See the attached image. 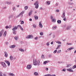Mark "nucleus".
I'll use <instances>...</instances> for the list:
<instances>
[{"label":"nucleus","instance_id":"nucleus-10","mask_svg":"<svg viewBox=\"0 0 76 76\" xmlns=\"http://www.w3.org/2000/svg\"><path fill=\"white\" fill-rule=\"evenodd\" d=\"M39 26L40 28H42V25L41 22H39Z\"/></svg>","mask_w":76,"mask_h":76},{"label":"nucleus","instance_id":"nucleus-22","mask_svg":"<svg viewBox=\"0 0 76 76\" xmlns=\"http://www.w3.org/2000/svg\"><path fill=\"white\" fill-rule=\"evenodd\" d=\"M19 50H20V51H22V52H24V51H25V50L22 49H19Z\"/></svg>","mask_w":76,"mask_h":76},{"label":"nucleus","instance_id":"nucleus-14","mask_svg":"<svg viewBox=\"0 0 76 76\" xmlns=\"http://www.w3.org/2000/svg\"><path fill=\"white\" fill-rule=\"evenodd\" d=\"M66 70H68V71H69V72H74V71L72 69H67Z\"/></svg>","mask_w":76,"mask_h":76},{"label":"nucleus","instance_id":"nucleus-11","mask_svg":"<svg viewBox=\"0 0 76 76\" xmlns=\"http://www.w3.org/2000/svg\"><path fill=\"white\" fill-rule=\"evenodd\" d=\"M4 53L5 54V56L6 57H7V52L4 51Z\"/></svg>","mask_w":76,"mask_h":76},{"label":"nucleus","instance_id":"nucleus-62","mask_svg":"<svg viewBox=\"0 0 76 76\" xmlns=\"http://www.w3.org/2000/svg\"><path fill=\"white\" fill-rule=\"evenodd\" d=\"M50 18L51 19H53V16H50Z\"/></svg>","mask_w":76,"mask_h":76},{"label":"nucleus","instance_id":"nucleus-8","mask_svg":"<svg viewBox=\"0 0 76 76\" xmlns=\"http://www.w3.org/2000/svg\"><path fill=\"white\" fill-rule=\"evenodd\" d=\"M62 18H66V16H65V12H63V14L62 16Z\"/></svg>","mask_w":76,"mask_h":76},{"label":"nucleus","instance_id":"nucleus-44","mask_svg":"<svg viewBox=\"0 0 76 76\" xmlns=\"http://www.w3.org/2000/svg\"><path fill=\"white\" fill-rule=\"evenodd\" d=\"M69 5H72V4H73V3H69Z\"/></svg>","mask_w":76,"mask_h":76},{"label":"nucleus","instance_id":"nucleus-20","mask_svg":"<svg viewBox=\"0 0 76 76\" xmlns=\"http://www.w3.org/2000/svg\"><path fill=\"white\" fill-rule=\"evenodd\" d=\"M6 3H7V4H9V5L11 4H12V2H6Z\"/></svg>","mask_w":76,"mask_h":76},{"label":"nucleus","instance_id":"nucleus-30","mask_svg":"<svg viewBox=\"0 0 76 76\" xmlns=\"http://www.w3.org/2000/svg\"><path fill=\"white\" fill-rule=\"evenodd\" d=\"M13 34H14L15 35H16V30H13Z\"/></svg>","mask_w":76,"mask_h":76},{"label":"nucleus","instance_id":"nucleus-51","mask_svg":"<svg viewBox=\"0 0 76 76\" xmlns=\"http://www.w3.org/2000/svg\"><path fill=\"white\" fill-rule=\"evenodd\" d=\"M66 27V25H65L63 27V28H65Z\"/></svg>","mask_w":76,"mask_h":76},{"label":"nucleus","instance_id":"nucleus-32","mask_svg":"<svg viewBox=\"0 0 76 76\" xmlns=\"http://www.w3.org/2000/svg\"><path fill=\"white\" fill-rule=\"evenodd\" d=\"M47 4H48V5H50V2L49 1H47Z\"/></svg>","mask_w":76,"mask_h":76},{"label":"nucleus","instance_id":"nucleus-46","mask_svg":"<svg viewBox=\"0 0 76 76\" xmlns=\"http://www.w3.org/2000/svg\"><path fill=\"white\" fill-rule=\"evenodd\" d=\"M33 27L34 28H35L37 27V26H36V25H35V24H34L33 25Z\"/></svg>","mask_w":76,"mask_h":76},{"label":"nucleus","instance_id":"nucleus-35","mask_svg":"<svg viewBox=\"0 0 76 76\" xmlns=\"http://www.w3.org/2000/svg\"><path fill=\"white\" fill-rule=\"evenodd\" d=\"M14 38L15 39V40H18V37H15Z\"/></svg>","mask_w":76,"mask_h":76},{"label":"nucleus","instance_id":"nucleus-58","mask_svg":"<svg viewBox=\"0 0 76 76\" xmlns=\"http://www.w3.org/2000/svg\"><path fill=\"white\" fill-rule=\"evenodd\" d=\"M45 70L46 71H47L48 70V68H46L45 69Z\"/></svg>","mask_w":76,"mask_h":76},{"label":"nucleus","instance_id":"nucleus-24","mask_svg":"<svg viewBox=\"0 0 76 76\" xmlns=\"http://www.w3.org/2000/svg\"><path fill=\"white\" fill-rule=\"evenodd\" d=\"M23 13H24V11H23V12H21L19 15H20H20H22V16H23Z\"/></svg>","mask_w":76,"mask_h":76},{"label":"nucleus","instance_id":"nucleus-21","mask_svg":"<svg viewBox=\"0 0 76 76\" xmlns=\"http://www.w3.org/2000/svg\"><path fill=\"white\" fill-rule=\"evenodd\" d=\"M61 22V21L60 20H58L57 21V23H58V24H60Z\"/></svg>","mask_w":76,"mask_h":76},{"label":"nucleus","instance_id":"nucleus-50","mask_svg":"<svg viewBox=\"0 0 76 76\" xmlns=\"http://www.w3.org/2000/svg\"><path fill=\"white\" fill-rule=\"evenodd\" d=\"M46 62H46V61H44V62H43V64H47Z\"/></svg>","mask_w":76,"mask_h":76},{"label":"nucleus","instance_id":"nucleus-59","mask_svg":"<svg viewBox=\"0 0 76 76\" xmlns=\"http://www.w3.org/2000/svg\"><path fill=\"white\" fill-rule=\"evenodd\" d=\"M56 12H59V10H56Z\"/></svg>","mask_w":76,"mask_h":76},{"label":"nucleus","instance_id":"nucleus-6","mask_svg":"<svg viewBox=\"0 0 76 76\" xmlns=\"http://www.w3.org/2000/svg\"><path fill=\"white\" fill-rule=\"evenodd\" d=\"M5 63H6L7 64L8 66H10V62L7 60H5Z\"/></svg>","mask_w":76,"mask_h":76},{"label":"nucleus","instance_id":"nucleus-56","mask_svg":"<svg viewBox=\"0 0 76 76\" xmlns=\"http://www.w3.org/2000/svg\"><path fill=\"white\" fill-rule=\"evenodd\" d=\"M38 37H35L34 38L35 39H38Z\"/></svg>","mask_w":76,"mask_h":76},{"label":"nucleus","instance_id":"nucleus-40","mask_svg":"<svg viewBox=\"0 0 76 76\" xmlns=\"http://www.w3.org/2000/svg\"><path fill=\"white\" fill-rule=\"evenodd\" d=\"M42 58L43 59L44 58V55H42Z\"/></svg>","mask_w":76,"mask_h":76},{"label":"nucleus","instance_id":"nucleus-61","mask_svg":"<svg viewBox=\"0 0 76 76\" xmlns=\"http://www.w3.org/2000/svg\"><path fill=\"white\" fill-rule=\"evenodd\" d=\"M20 42L21 44H23V42L21 41Z\"/></svg>","mask_w":76,"mask_h":76},{"label":"nucleus","instance_id":"nucleus-52","mask_svg":"<svg viewBox=\"0 0 76 76\" xmlns=\"http://www.w3.org/2000/svg\"><path fill=\"white\" fill-rule=\"evenodd\" d=\"M0 76H3V75H2V73L0 72Z\"/></svg>","mask_w":76,"mask_h":76},{"label":"nucleus","instance_id":"nucleus-1","mask_svg":"<svg viewBox=\"0 0 76 76\" xmlns=\"http://www.w3.org/2000/svg\"><path fill=\"white\" fill-rule=\"evenodd\" d=\"M34 64V66H36V65H38V66H39L40 65V61L39 60L38 61H37L36 59H34L33 60Z\"/></svg>","mask_w":76,"mask_h":76},{"label":"nucleus","instance_id":"nucleus-26","mask_svg":"<svg viewBox=\"0 0 76 76\" xmlns=\"http://www.w3.org/2000/svg\"><path fill=\"white\" fill-rule=\"evenodd\" d=\"M56 43H58V44H61V42L60 41H56Z\"/></svg>","mask_w":76,"mask_h":76},{"label":"nucleus","instance_id":"nucleus-13","mask_svg":"<svg viewBox=\"0 0 76 76\" xmlns=\"http://www.w3.org/2000/svg\"><path fill=\"white\" fill-rule=\"evenodd\" d=\"M18 26H19V28H20V29H21V30L22 31H23V28H22V27L21 26L18 25Z\"/></svg>","mask_w":76,"mask_h":76},{"label":"nucleus","instance_id":"nucleus-16","mask_svg":"<svg viewBox=\"0 0 76 76\" xmlns=\"http://www.w3.org/2000/svg\"><path fill=\"white\" fill-rule=\"evenodd\" d=\"M34 18L35 20H38V17L37 15H35Z\"/></svg>","mask_w":76,"mask_h":76},{"label":"nucleus","instance_id":"nucleus-9","mask_svg":"<svg viewBox=\"0 0 76 76\" xmlns=\"http://www.w3.org/2000/svg\"><path fill=\"white\" fill-rule=\"evenodd\" d=\"M10 60H11V61H13V57L12 56H11L10 57Z\"/></svg>","mask_w":76,"mask_h":76},{"label":"nucleus","instance_id":"nucleus-42","mask_svg":"<svg viewBox=\"0 0 76 76\" xmlns=\"http://www.w3.org/2000/svg\"><path fill=\"white\" fill-rule=\"evenodd\" d=\"M48 56L50 58H51V57H52V55H51V54H50V55H48Z\"/></svg>","mask_w":76,"mask_h":76},{"label":"nucleus","instance_id":"nucleus-5","mask_svg":"<svg viewBox=\"0 0 76 76\" xmlns=\"http://www.w3.org/2000/svg\"><path fill=\"white\" fill-rule=\"evenodd\" d=\"M18 26H13V28H12V31H15L16 29H18Z\"/></svg>","mask_w":76,"mask_h":76},{"label":"nucleus","instance_id":"nucleus-37","mask_svg":"<svg viewBox=\"0 0 76 76\" xmlns=\"http://www.w3.org/2000/svg\"><path fill=\"white\" fill-rule=\"evenodd\" d=\"M13 11H15L16 10V8L15 7H14L13 8Z\"/></svg>","mask_w":76,"mask_h":76},{"label":"nucleus","instance_id":"nucleus-19","mask_svg":"<svg viewBox=\"0 0 76 76\" xmlns=\"http://www.w3.org/2000/svg\"><path fill=\"white\" fill-rule=\"evenodd\" d=\"M70 28H71V26H69L67 27L66 28L67 30H68V29H70Z\"/></svg>","mask_w":76,"mask_h":76},{"label":"nucleus","instance_id":"nucleus-34","mask_svg":"<svg viewBox=\"0 0 76 76\" xmlns=\"http://www.w3.org/2000/svg\"><path fill=\"white\" fill-rule=\"evenodd\" d=\"M76 68V65H75L73 66L72 67L73 69H75Z\"/></svg>","mask_w":76,"mask_h":76},{"label":"nucleus","instance_id":"nucleus-12","mask_svg":"<svg viewBox=\"0 0 76 76\" xmlns=\"http://www.w3.org/2000/svg\"><path fill=\"white\" fill-rule=\"evenodd\" d=\"M10 47L11 48H14L16 47V46H15V45H12V46H10Z\"/></svg>","mask_w":76,"mask_h":76},{"label":"nucleus","instance_id":"nucleus-48","mask_svg":"<svg viewBox=\"0 0 76 76\" xmlns=\"http://www.w3.org/2000/svg\"><path fill=\"white\" fill-rule=\"evenodd\" d=\"M40 35H43V33L42 32H40Z\"/></svg>","mask_w":76,"mask_h":76},{"label":"nucleus","instance_id":"nucleus-57","mask_svg":"<svg viewBox=\"0 0 76 76\" xmlns=\"http://www.w3.org/2000/svg\"><path fill=\"white\" fill-rule=\"evenodd\" d=\"M2 35V34H1V33H0V37H1Z\"/></svg>","mask_w":76,"mask_h":76},{"label":"nucleus","instance_id":"nucleus-33","mask_svg":"<svg viewBox=\"0 0 76 76\" xmlns=\"http://www.w3.org/2000/svg\"><path fill=\"white\" fill-rule=\"evenodd\" d=\"M46 44L48 46H49V45H50V42H48L46 43Z\"/></svg>","mask_w":76,"mask_h":76},{"label":"nucleus","instance_id":"nucleus-7","mask_svg":"<svg viewBox=\"0 0 76 76\" xmlns=\"http://www.w3.org/2000/svg\"><path fill=\"white\" fill-rule=\"evenodd\" d=\"M32 66H31V65H27V69H30L31 67Z\"/></svg>","mask_w":76,"mask_h":76},{"label":"nucleus","instance_id":"nucleus-45","mask_svg":"<svg viewBox=\"0 0 76 76\" xmlns=\"http://www.w3.org/2000/svg\"><path fill=\"white\" fill-rule=\"evenodd\" d=\"M61 50H59L57 52V53H61Z\"/></svg>","mask_w":76,"mask_h":76},{"label":"nucleus","instance_id":"nucleus-36","mask_svg":"<svg viewBox=\"0 0 76 76\" xmlns=\"http://www.w3.org/2000/svg\"><path fill=\"white\" fill-rule=\"evenodd\" d=\"M57 50H54L53 52V53L54 54H56L57 53Z\"/></svg>","mask_w":76,"mask_h":76},{"label":"nucleus","instance_id":"nucleus-54","mask_svg":"<svg viewBox=\"0 0 76 76\" xmlns=\"http://www.w3.org/2000/svg\"><path fill=\"white\" fill-rule=\"evenodd\" d=\"M64 18L63 20H64L65 21V20H66V17Z\"/></svg>","mask_w":76,"mask_h":76},{"label":"nucleus","instance_id":"nucleus-3","mask_svg":"<svg viewBox=\"0 0 76 76\" xmlns=\"http://www.w3.org/2000/svg\"><path fill=\"white\" fill-rule=\"evenodd\" d=\"M33 36L32 35H28L26 37V38H32Z\"/></svg>","mask_w":76,"mask_h":76},{"label":"nucleus","instance_id":"nucleus-60","mask_svg":"<svg viewBox=\"0 0 76 76\" xmlns=\"http://www.w3.org/2000/svg\"><path fill=\"white\" fill-rule=\"evenodd\" d=\"M46 63H48V62H50V61H46Z\"/></svg>","mask_w":76,"mask_h":76},{"label":"nucleus","instance_id":"nucleus-53","mask_svg":"<svg viewBox=\"0 0 76 76\" xmlns=\"http://www.w3.org/2000/svg\"><path fill=\"white\" fill-rule=\"evenodd\" d=\"M62 71L64 72H66V69H64L62 70Z\"/></svg>","mask_w":76,"mask_h":76},{"label":"nucleus","instance_id":"nucleus-29","mask_svg":"<svg viewBox=\"0 0 76 76\" xmlns=\"http://www.w3.org/2000/svg\"><path fill=\"white\" fill-rule=\"evenodd\" d=\"M28 8V6H26L24 7V9H25V10H27Z\"/></svg>","mask_w":76,"mask_h":76},{"label":"nucleus","instance_id":"nucleus-49","mask_svg":"<svg viewBox=\"0 0 76 76\" xmlns=\"http://www.w3.org/2000/svg\"><path fill=\"white\" fill-rule=\"evenodd\" d=\"M23 23H24V21H22L21 24H23Z\"/></svg>","mask_w":76,"mask_h":76},{"label":"nucleus","instance_id":"nucleus-31","mask_svg":"<svg viewBox=\"0 0 76 76\" xmlns=\"http://www.w3.org/2000/svg\"><path fill=\"white\" fill-rule=\"evenodd\" d=\"M57 28V26H55L52 28L53 29H56Z\"/></svg>","mask_w":76,"mask_h":76},{"label":"nucleus","instance_id":"nucleus-2","mask_svg":"<svg viewBox=\"0 0 76 76\" xmlns=\"http://www.w3.org/2000/svg\"><path fill=\"white\" fill-rule=\"evenodd\" d=\"M38 3V1H36L35 3L34 4V5L35 6L36 9H38V7H39Z\"/></svg>","mask_w":76,"mask_h":76},{"label":"nucleus","instance_id":"nucleus-47","mask_svg":"<svg viewBox=\"0 0 76 76\" xmlns=\"http://www.w3.org/2000/svg\"><path fill=\"white\" fill-rule=\"evenodd\" d=\"M20 16V15L19 14L17 16L16 18H19V16Z\"/></svg>","mask_w":76,"mask_h":76},{"label":"nucleus","instance_id":"nucleus-4","mask_svg":"<svg viewBox=\"0 0 76 76\" xmlns=\"http://www.w3.org/2000/svg\"><path fill=\"white\" fill-rule=\"evenodd\" d=\"M1 64H2V66H3V67H4L6 68L7 67L6 65L5 64V63H4V62H2L1 63Z\"/></svg>","mask_w":76,"mask_h":76},{"label":"nucleus","instance_id":"nucleus-27","mask_svg":"<svg viewBox=\"0 0 76 76\" xmlns=\"http://www.w3.org/2000/svg\"><path fill=\"white\" fill-rule=\"evenodd\" d=\"M10 76H15V75L12 73H10Z\"/></svg>","mask_w":76,"mask_h":76},{"label":"nucleus","instance_id":"nucleus-28","mask_svg":"<svg viewBox=\"0 0 76 76\" xmlns=\"http://www.w3.org/2000/svg\"><path fill=\"white\" fill-rule=\"evenodd\" d=\"M12 18V15H10L8 17V19H10V18Z\"/></svg>","mask_w":76,"mask_h":76},{"label":"nucleus","instance_id":"nucleus-41","mask_svg":"<svg viewBox=\"0 0 76 76\" xmlns=\"http://www.w3.org/2000/svg\"><path fill=\"white\" fill-rule=\"evenodd\" d=\"M52 20L54 22H56V19H52Z\"/></svg>","mask_w":76,"mask_h":76},{"label":"nucleus","instance_id":"nucleus-15","mask_svg":"<svg viewBox=\"0 0 76 76\" xmlns=\"http://www.w3.org/2000/svg\"><path fill=\"white\" fill-rule=\"evenodd\" d=\"M32 10H31L28 13V15L29 16H31V15L32 14Z\"/></svg>","mask_w":76,"mask_h":76},{"label":"nucleus","instance_id":"nucleus-63","mask_svg":"<svg viewBox=\"0 0 76 76\" xmlns=\"http://www.w3.org/2000/svg\"><path fill=\"white\" fill-rule=\"evenodd\" d=\"M3 76H7L6 75V74H3Z\"/></svg>","mask_w":76,"mask_h":76},{"label":"nucleus","instance_id":"nucleus-23","mask_svg":"<svg viewBox=\"0 0 76 76\" xmlns=\"http://www.w3.org/2000/svg\"><path fill=\"white\" fill-rule=\"evenodd\" d=\"M4 33V30L2 29V31H1L0 33L2 34H3V33Z\"/></svg>","mask_w":76,"mask_h":76},{"label":"nucleus","instance_id":"nucleus-43","mask_svg":"<svg viewBox=\"0 0 76 76\" xmlns=\"http://www.w3.org/2000/svg\"><path fill=\"white\" fill-rule=\"evenodd\" d=\"M5 28L7 29L8 28H9V26H7L5 27Z\"/></svg>","mask_w":76,"mask_h":76},{"label":"nucleus","instance_id":"nucleus-39","mask_svg":"<svg viewBox=\"0 0 76 76\" xmlns=\"http://www.w3.org/2000/svg\"><path fill=\"white\" fill-rule=\"evenodd\" d=\"M66 44H67V45H72V44L70 43H67Z\"/></svg>","mask_w":76,"mask_h":76},{"label":"nucleus","instance_id":"nucleus-17","mask_svg":"<svg viewBox=\"0 0 76 76\" xmlns=\"http://www.w3.org/2000/svg\"><path fill=\"white\" fill-rule=\"evenodd\" d=\"M7 33V32H6V31H5L4 33V34H3V36L4 37H5L6 35V34Z\"/></svg>","mask_w":76,"mask_h":76},{"label":"nucleus","instance_id":"nucleus-18","mask_svg":"<svg viewBox=\"0 0 76 76\" xmlns=\"http://www.w3.org/2000/svg\"><path fill=\"white\" fill-rule=\"evenodd\" d=\"M74 48H69L67 49V50H68L69 51H70V50H73V49H74Z\"/></svg>","mask_w":76,"mask_h":76},{"label":"nucleus","instance_id":"nucleus-38","mask_svg":"<svg viewBox=\"0 0 76 76\" xmlns=\"http://www.w3.org/2000/svg\"><path fill=\"white\" fill-rule=\"evenodd\" d=\"M71 66H72V65L69 64L66 66V67H69Z\"/></svg>","mask_w":76,"mask_h":76},{"label":"nucleus","instance_id":"nucleus-25","mask_svg":"<svg viewBox=\"0 0 76 76\" xmlns=\"http://www.w3.org/2000/svg\"><path fill=\"white\" fill-rule=\"evenodd\" d=\"M38 73L37 72H34V75H35V76H37V75H38Z\"/></svg>","mask_w":76,"mask_h":76},{"label":"nucleus","instance_id":"nucleus-64","mask_svg":"<svg viewBox=\"0 0 76 76\" xmlns=\"http://www.w3.org/2000/svg\"><path fill=\"white\" fill-rule=\"evenodd\" d=\"M51 76H56V75H51Z\"/></svg>","mask_w":76,"mask_h":76},{"label":"nucleus","instance_id":"nucleus-55","mask_svg":"<svg viewBox=\"0 0 76 76\" xmlns=\"http://www.w3.org/2000/svg\"><path fill=\"white\" fill-rule=\"evenodd\" d=\"M46 76H51V75L50 74L46 75Z\"/></svg>","mask_w":76,"mask_h":76}]
</instances>
